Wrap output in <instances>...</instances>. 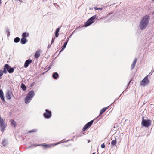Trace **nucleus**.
I'll return each instance as SVG.
<instances>
[{
  "mask_svg": "<svg viewBox=\"0 0 154 154\" xmlns=\"http://www.w3.org/2000/svg\"><path fill=\"white\" fill-rule=\"evenodd\" d=\"M150 19L149 15L144 16L141 20L139 24V28L141 30L146 29L147 26Z\"/></svg>",
  "mask_w": 154,
  "mask_h": 154,
  "instance_id": "obj_1",
  "label": "nucleus"
},
{
  "mask_svg": "<svg viewBox=\"0 0 154 154\" xmlns=\"http://www.w3.org/2000/svg\"><path fill=\"white\" fill-rule=\"evenodd\" d=\"M35 96L34 92L33 90L30 91L28 94L27 95L25 99V102L26 104H28L30 103V101L32 100Z\"/></svg>",
  "mask_w": 154,
  "mask_h": 154,
  "instance_id": "obj_2",
  "label": "nucleus"
},
{
  "mask_svg": "<svg viewBox=\"0 0 154 154\" xmlns=\"http://www.w3.org/2000/svg\"><path fill=\"white\" fill-rule=\"evenodd\" d=\"M96 15H95L89 18L87 21L85 23V26L87 27L94 23V20L96 18Z\"/></svg>",
  "mask_w": 154,
  "mask_h": 154,
  "instance_id": "obj_3",
  "label": "nucleus"
},
{
  "mask_svg": "<svg viewBox=\"0 0 154 154\" xmlns=\"http://www.w3.org/2000/svg\"><path fill=\"white\" fill-rule=\"evenodd\" d=\"M151 121L149 119H142V121L141 122V125L145 127H148L151 125Z\"/></svg>",
  "mask_w": 154,
  "mask_h": 154,
  "instance_id": "obj_4",
  "label": "nucleus"
},
{
  "mask_svg": "<svg viewBox=\"0 0 154 154\" xmlns=\"http://www.w3.org/2000/svg\"><path fill=\"white\" fill-rule=\"evenodd\" d=\"M6 126L5 122L3 119L0 117V128L1 131L2 132H4Z\"/></svg>",
  "mask_w": 154,
  "mask_h": 154,
  "instance_id": "obj_5",
  "label": "nucleus"
},
{
  "mask_svg": "<svg viewBox=\"0 0 154 154\" xmlns=\"http://www.w3.org/2000/svg\"><path fill=\"white\" fill-rule=\"evenodd\" d=\"M45 112L43 114L44 117L46 119H49L52 116L51 112L48 109H46Z\"/></svg>",
  "mask_w": 154,
  "mask_h": 154,
  "instance_id": "obj_6",
  "label": "nucleus"
},
{
  "mask_svg": "<svg viewBox=\"0 0 154 154\" xmlns=\"http://www.w3.org/2000/svg\"><path fill=\"white\" fill-rule=\"evenodd\" d=\"M13 95L11 90H8L6 93L5 97L8 100H10L11 99L12 96Z\"/></svg>",
  "mask_w": 154,
  "mask_h": 154,
  "instance_id": "obj_7",
  "label": "nucleus"
},
{
  "mask_svg": "<svg viewBox=\"0 0 154 154\" xmlns=\"http://www.w3.org/2000/svg\"><path fill=\"white\" fill-rule=\"evenodd\" d=\"M94 121V120H92L91 121L86 124L83 128V131H85L86 129H88L90 127V126L92 125Z\"/></svg>",
  "mask_w": 154,
  "mask_h": 154,
  "instance_id": "obj_8",
  "label": "nucleus"
},
{
  "mask_svg": "<svg viewBox=\"0 0 154 154\" xmlns=\"http://www.w3.org/2000/svg\"><path fill=\"white\" fill-rule=\"evenodd\" d=\"M5 66L7 71L9 73H12L14 70V68H15V67H11L8 64H5Z\"/></svg>",
  "mask_w": 154,
  "mask_h": 154,
  "instance_id": "obj_9",
  "label": "nucleus"
},
{
  "mask_svg": "<svg viewBox=\"0 0 154 154\" xmlns=\"http://www.w3.org/2000/svg\"><path fill=\"white\" fill-rule=\"evenodd\" d=\"M148 76L147 75L142 80L141 82V84H143L144 85H145L146 84H147L149 83V81L148 80Z\"/></svg>",
  "mask_w": 154,
  "mask_h": 154,
  "instance_id": "obj_10",
  "label": "nucleus"
},
{
  "mask_svg": "<svg viewBox=\"0 0 154 154\" xmlns=\"http://www.w3.org/2000/svg\"><path fill=\"white\" fill-rule=\"evenodd\" d=\"M32 61V60L31 59H28L26 60L25 62L24 67L26 68L27 67L29 64L31 63Z\"/></svg>",
  "mask_w": 154,
  "mask_h": 154,
  "instance_id": "obj_11",
  "label": "nucleus"
},
{
  "mask_svg": "<svg viewBox=\"0 0 154 154\" xmlns=\"http://www.w3.org/2000/svg\"><path fill=\"white\" fill-rule=\"evenodd\" d=\"M0 97L2 101L3 102H5V100L4 93L2 89H0Z\"/></svg>",
  "mask_w": 154,
  "mask_h": 154,
  "instance_id": "obj_12",
  "label": "nucleus"
},
{
  "mask_svg": "<svg viewBox=\"0 0 154 154\" xmlns=\"http://www.w3.org/2000/svg\"><path fill=\"white\" fill-rule=\"evenodd\" d=\"M61 143V142L60 141V142H59L58 143H57L56 144L54 145L52 144L51 145H48V144H42L41 145H39V146H42L44 147L45 148H50L51 147V146H54V145H55L57 144H58L60 143Z\"/></svg>",
  "mask_w": 154,
  "mask_h": 154,
  "instance_id": "obj_13",
  "label": "nucleus"
},
{
  "mask_svg": "<svg viewBox=\"0 0 154 154\" xmlns=\"http://www.w3.org/2000/svg\"><path fill=\"white\" fill-rule=\"evenodd\" d=\"M8 144L7 140L6 139H3L2 140L1 144L2 145V146L5 147Z\"/></svg>",
  "mask_w": 154,
  "mask_h": 154,
  "instance_id": "obj_14",
  "label": "nucleus"
},
{
  "mask_svg": "<svg viewBox=\"0 0 154 154\" xmlns=\"http://www.w3.org/2000/svg\"><path fill=\"white\" fill-rule=\"evenodd\" d=\"M117 138L115 137V139L112 140L111 142V145L112 147H113L115 146H116Z\"/></svg>",
  "mask_w": 154,
  "mask_h": 154,
  "instance_id": "obj_15",
  "label": "nucleus"
},
{
  "mask_svg": "<svg viewBox=\"0 0 154 154\" xmlns=\"http://www.w3.org/2000/svg\"><path fill=\"white\" fill-rule=\"evenodd\" d=\"M41 52V51L40 50H38L36 52L34 55L35 57V58H38L39 57Z\"/></svg>",
  "mask_w": 154,
  "mask_h": 154,
  "instance_id": "obj_16",
  "label": "nucleus"
},
{
  "mask_svg": "<svg viewBox=\"0 0 154 154\" xmlns=\"http://www.w3.org/2000/svg\"><path fill=\"white\" fill-rule=\"evenodd\" d=\"M137 60L136 58H135L134 61L133 62L132 64H131V70H132L134 67L137 61Z\"/></svg>",
  "mask_w": 154,
  "mask_h": 154,
  "instance_id": "obj_17",
  "label": "nucleus"
},
{
  "mask_svg": "<svg viewBox=\"0 0 154 154\" xmlns=\"http://www.w3.org/2000/svg\"><path fill=\"white\" fill-rule=\"evenodd\" d=\"M59 77L58 74L57 72L53 73L52 74V77L55 79H56Z\"/></svg>",
  "mask_w": 154,
  "mask_h": 154,
  "instance_id": "obj_18",
  "label": "nucleus"
},
{
  "mask_svg": "<svg viewBox=\"0 0 154 154\" xmlns=\"http://www.w3.org/2000/svg\"><path fill=\"white\" fill-rule=\"evenodd\" d=\"M69 40V38H68L66 40V42L64 43V44L61 47V48H62V50H64L65 48H66V45L67 44L68 41Z\"/></svg>",
  "mask_w": 154,
  "mask_h": 154,
  "instance_id": "obj_19",
  "label": "nucleus"
},
{
  "mask_svg": "<svg viewBox=\"0 0 154 154\" xmlns=\"http://www.w3.org/2000/svg\"><path fill=\"white\" fill-rule=\"evenodd\" d=\"M27 42V40L26 38H22L21 39L20 42L22 44H25Z\"/></svg>",
  "mask_w": 154,
  "mask_h": 154,
  "instance_id": "obj_20",
  "label": "nucleus"
},
{
  "mask_svg": "<svg viewBox=\"0 0 154 154\" xmlns=\"http://www.w3.org/2000/svg\"><path fill=\"white\" fill-rule=\"evenodd\" d=\"M10 122H11V126H13L14 127H16V123L15 121L11 119L10 121Z\"/></svg>",
  "mask_w": 154,
  "mask_h": 154,
  "instance_id": "obj_21",
  "label": "nucleus"
},
{
  "mask_svg": "<svg viewBox=\"0 0 154 154\" xmlns=\"http://www.w3.org/2000/svg\"><path fill=\"white\" fill-rule=\"evenodd\" d=\"M108 109V107H104L101 109L100 111L99 116L103 113Z\"/></svg>",
  "mask_w": 154,
  "mask_h": 154,
  "instance_id": "obj_22",
  "label": "nucleus"
},
{
  "mask_svg": "<svg viewBox=\"0 0 154 154\" xmlns=\"http://www.w3.org/2000/svg\"><path fill=\"white\" fill-rule=\"evenodd\" d=\"M22 38H25L26 37H27L29 36V34L26 32H24L22 34Z\"/></svg>",
  "mask_w": 154,
  "mask_h": 154,
  "instance_id": "obj_23",
  "label": "nucleus"
},
{
  "mask_svg": "<svg viewBox=\"0 0 154 154\" xmlns=\"http://www.w3.org/2000/svg\"><path fill=\"white\" fill-rule=\"evenodd\" d=\"M21 87L23 91H25L26 89V86L23 83H22Z\"/></svg>",
  "mask_w": 154,
  "mask_h": 154,
  "instance_id": "obj_24",
  "label": "nucleus"
},
{
  "mask_svg": "<svg viewBox=\"0 0 154 154\" xmlns=\"http://www.w3.org/2000/svg\"><path fill=\"white\" fill-rule=\"evenodd\" d=\"M113 16V15L112 14V13H109L107 14V16L106 17L108 18L111 17V18H112Z\"/></svg>",
  "mask_w": 154,
  "mask_h": 154,
  "instance_id": "obj_25",
  "label": "nucleus"
},
{
  "mask_svg": "<svg viewBox=\"0 0 154 154\" xmlns=\"http://www.w3.org/2000/svg\"><path fill=\"white\" fill-rule=\"evenodd\" d=\"M6 32L7 33V36L8 37L10 35V32L9 31V29L8 28L6 29Z\"/></svg>",
  "mask_w": 154,
  "mask_h": 154,
  "instance_id": "obj_26",
  "label": "nucleus"
},
{
  "mask_svg": "<svg viewBox=\"0 0 154 154\" xmlns=\"http://www.w3.org/2000/svg\"><path fill=\"white\" fill-rule=\"evenodd\" d=\"M20 38L18 37L15 38L14 39V42L15 43H17L20 41Z\"/></svg>",
  "mask_w": 154,
  "mask_h": 154,
  "instance_id": "obj_27",
  "label": "nucleus"
},
{
  "mask_svg": "<svg viewBox=\"0 0 154 154\" xmlns=\"http://www.w3.org/2000/svg\"><path fill=\"white\" fill-rule=\"evenodd\" d=\"M5 65H4V69H3V71H2L3 72V73H5V74H6L7 73V69L6 68V67H5Z\"/></svg>",
  "mask_w": 154,
  "mask_h": 154,
  "instance_id": "obj_28",
  "label": "nucleus"
},
{
  "mask_svg": "<svg viewBox=\"0 0 154 154\" xmlns=\"http://www.w3.org/2000/svg\"><path fill=\"white\" fill-rule=\"evenodd\" d=\"M94 9L95 10H102L103 9L102 8H97V7H94Z\"/></svg>",
  "mask_w": 154,
  "mask_h": 154,
  "instance_id": "obj_29",
  "label": "nucleus"
},
{
  "mask_svg": "<svg viewBox=\"0 0 154 154\" xmlns=\"http://www.w3.org/2000/svg\"><path fill=\"white\" fill-rule=\"evenodd\" d=\"M37 131L36 130V129H33L31 130H30L29 131V133H32L33 132H36Z\"/></svg>",
  "mask_w": 154,
  "mask_h": 154,
  "instance_id": "obj_30",
  "label": "nucleus"
},
{
  "mask_svg": "<svg viewBox=\"0 0 154 154\" xmlns=\"http://www.w3.org/2000/svg\"><path fill=\"white\" fill-rule=\"evenodd\" d=\"M59 33L55 32V36L56 37H57L59 36Z\"/></svg>",
  "mask_w": 154,
  "mask_h": 154,
  "instance_id": "obj_31",
  "label": "nucleus"
},
{
  "mask_svg": "<svg viewBox=\"0 0 154 154\" xmlns=\"http://www.w3.org/2000/svg\"><path fill=\"white\" fill-rule=\"evenodd\" d=\"M59 30H60V28H57L56 29V31H55V32L59 33Z\"/></svg>",
  "mask_w": 154,
  "mask_h": 154,
  "instance_id": "obj_32",
  "label": "nucleus"
},
{
  "mask_svg": "<svg viewBox=\"0 0 154 154\" xmlns=\"http://www.w3.org/2000/svg\"><path fill=\"white\" fill-rule=\"evenodd\" d=\"M3 74V72L2 70H0V76H2Z\"/></svg>",
  "mask_w": 154,
  "mask_h": 154,
  "instance_id": "obj_33",
  "label": "nucleus"
},
{
  "mask_svg": "<svg viewBox=\"0 0 154 154\" xmlns=\"http://www.w3.org/2000/svg\"><path fill=\"white\" fill-rule=\"evenodd\" d=\"M118 127V124H115L114 125V126H113V127L114 128H117V127Z\"/></svg>",
  "mask_w": 154,
  "mask_h": 154,
  "instance_id": "obj_34",
  "label": "nucleus"
},
{
  "mask_svg": "<svg viewBox=\"0 0 154 154\" xmlns=\"http://www.w3.org/2000/svg\"><path fill=\"white\" fill-rule=\"evenodd\" d=\"M101 147L102 148H104L105 147V145L104 144V143L101 144Z\"/></svg>",
  "mask_w": 154,
  "mask_h": 154,
  "instance_id": "obj_35",
  "label": "nucleus"
},
{
  "mask_svg": "<svg viewBox=\"0 0 154 154\" xmlns=\"http://www.w3.org/2000/svg\"><path fill=\"white\" fill-rule=\"evenodd\" d=\"M55 39V38H52V41H51V44H52L54 42Z\"/></svg>",
  "mask_w": 154,
  "mask_h": 154,
  "instance_id": "obj_36",
  "label": "nucleus"
},
{
  "mask_svg": "<svg viewBox=\"0 0 154 154\" xmlns=\"http://www.w3.org/2000/svg\"><path fill=\"white\" fill-rule=\"evenodd\" d=\"M131 80H131H131L128 83V84H127V88H128V86H129V85H130V82H131Z\"/></svg>",
  "mask_w": 154,
  "mask_h": 154,
  "instance_id": "obj_37",
  "label": "nucleus"
},
{
  "mask_svg": "<svg viewBox=\"0 0 154 154\" xmlns=\"http://www.w3.org/2000/svg\"><path fill=\"white\" fill-rule=\"evenodd\" d=\"M51 44H51V43L50 44H49V45H48V48H50V47H51Z\"/></svg>",
  "mask_w": 154,
  "mask_h": 154,
  "instance_id": "obj_38",
  "label": "nucleus"
},
{
  "mask_svg": "<svg viewBox=\"0 0 154 154\" xmlns=\"http://www.w3.org/2000/svg\"><path fill=\"white\" fill-rule=\"evenodd\" d=\"M154 71V70H151V72H151L152 73Z\"/></svg>",
  "mask_w": 154,
  "mask_h": 154,
  "instance_id": "obj_39",
  "label": "nucleus"
},
{
  "mask_svg": "<svg viewBox=\"0 0 154 154\" xmlns=\"http://www.w3.org/2000/svg\"><path fill=\"white\" fill-rule=\"evenodd\" d=\"M75 30H74L73 32L72 33V34H71L70 36H72V35L73 34H74V33L75 32Z\"/></svg>",
  "mask_w": 154,
  "mask_h": 154,
  "instance_id": "obj_40",
  "label": "nucleus"
},
{
  "mask_svg": "<svg viewBox=\"0 0 154 154\" xmlns=\"http://www.w3.org/2000/svg\"><path fill=\"white\" fill-rule=\"evenodd\" d=\"M63 50H62V48H61V49L60 51L59 54H60V52H61V51H62Z\"/></svg>",
  "mask_w": 154,
  "mask_h": 154,
  "instance_id": "obj_41",
  "label": "nucleus"
},
{
  "mask_svg": "<svg viewBox=\"0 0 154 154\" xmlns=\"http://www.w3.org/2000/svg\"><path fill=\"white\" fill-rule=\"evenodd\" d=\"M88 143H89L90 142V140H88Z\"/></svg>",
  "mask_w": 154,
  "mask_h": 154,
  "instance_id": "obj_42",
  "label": "nucleus"
},
{
  "mask_svg": "<svg viewBox=\"0 0 154 154\" xmlns=\"http://www.w3.org/2000/svg\"><path fill=\"white\" fill-rule=\"evenodd\" d=\"M152 73L151 72H150V73H149V75H152Z\"/></svg>",
  "mask_w": 154,
  "mask_h": 154,
  "instance_id": "obj_43",
  "label": "nucleus"
},
{
  "mask_svg": "<svg viewBox=\"0 0 154 154\" xmlns=\"http://www.w3.org/2000/svg\"><path fill=\"white\" fill-rule=\"evenodd\" d=\"M2 79V76H0V79Z\"/></svg>",
  "mask_w": 154,
  "mask_h": 154,
  "instance_id": "obj_44",
  "label": "nucleus"
},
{
  "mask_svg": "<svg viewBox=\"0 0 154 154\" xmlns=\"http://www.w3.org/2000/svg\"><path fill=\"white\" fill-rule=\"evenodd\" d=\"M92 154H95V152H94Z\"/></svg>",
  "mask_w": 154,
  "mask_h": 154,
  "instance_id": "obj_45",
  "label": "nucleus"
},
{
  "mask_svg": "<svg viewBox=\"0 0 154 154\" xmlns=\"http://www.w3.org/2000/svg\"><path fill=\"white\" fill-rule=\"evenodd\" d=\"M54 5H55L56 4H56V3H54Z\"/></svg>",
  "mask_w": 154,
  "mask_h": 154,
  "instance_id": "obj_46",
  "label": "nucleus"
},
{
  "mask_svg": "<svg viewBox=\"0 0 154 154\" xmlns=\"http://www.w3.org/2000/svg\"><path fill=\"white\" fill-rule=\"evenodd\" d=\"M152 1H154V0H152Z\"/></svg>",
  "mask_w": 154,
  "mask_h": 154,
  "instance_id": "obj_47",
  "label": "nucleus"
},
{
  "mask_svg": "<svg viewBox=\"0 0 154 154\" xmlns=\"http://www.w3.org/2000/svg\"><path fill=\"white\" fill-rule=\"evenodd\" d=\"M115 101H114L113 103H115Z\"/></svg>",
  "mask_w": 154,
  "mask_h": 154,
  "instance_id": "obj_48",
  "label": "nucleus"
}]
</instances>
